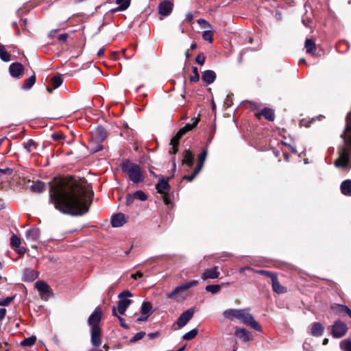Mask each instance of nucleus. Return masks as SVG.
Here are the masks:
<instances>
[{"label": "nucleus", "mask_w": 351, "mask_h": 351, "mask_svg": "<svg viewBox=\"0 0 351 351\" xmlns=\"http://www.w3.org/2000/svg\"><path fill=\"white\" fill-rule=\"evenodd\" d=\"M234 335L243 341L246 342L250 339V332L245 328H237L234 332Z\"/></svg>", "instance_id": "4be33fe9"}, {"label": "nucleus", "mask_w": 351, "mask_h": 351, "mask_svg": "<svg viewBox=\"0 0 351 351\" xmlns=\"http://www.w3.org/2000/svg\"><path fill=\"white\" fill-rule=\"evenodd\" d=\"M202 38L204 40L212 43L213 40V32L211 30H206L203 32Z\"/></svg>", "instance_id": "c03bdc74"}, {"label": "nucleus", "mask_w": 351, "mask_h": 351, "mask_svg": "<svg viewBox=\"0 0 351 351\" xmlns=\"http://www.w3.org/2000/svg\"><path fill=\"white\" fill-rule=\"evenodd\" d=\"M197 284L198 281L194 280L189 282L176 287L173 291L167 294V298L169 299H173L177 302L182 301L186 298V295H183L182 293L183 291H187L191 287H195Z\"/></svg>", "instance_id": "20e7f679"}, {"label": "nucleus", "mask_w": 351, "mask_h": 351, "mask_svg": "<svg viewBox=\"0 0 351 351\" xmlns=\"http://www.w3.org/2000/svg\"><path fill=\"white\" fill-rule=\"evenodd\" d=\"M10 245L13 249L21 245V239L16 235L14 234L10 239Z\"/></svg>", "instance_id": "a19ab883"}, {"label": "nucleus", "mask_w": 351, "mask_h": 351, "mask_svg": "<svg viewBox=\"0 0 351 351\" xmlns=\"http://www.w3.org/2000/svg\"><path fill=\"white\" fill-rule=\"evenodd\" d=\"M256 274H261V275H265L267 276H269L271 278V280L274 278V276H276V274L274 272L267 271V270H256L255 271Z\"/></svg>", "instance_id": "864d4df0"}, {"label": "nucleus", "mask_w": 351, "mask_h": 351, "mask_svg": "<svg viewBox=\"0 0 351 351\" xmlns=\"http://www.w3.org/2000/svg\"><path fill=\"white\" fill-rule=\"evenodd\" d=\"M305 48L306 53H311L313 51H314L316 49L315 43L314 41L310 38H307L305 40Z\"/></svg>", "instance_id": "c9c22d12"}, {"label": "nucleus", "mask_w": 351, "mask_h": 351, "mask_svg": "<svg viewBox=\"0 0 351 351\" xmlns=\"http://www.w3.org/2000/svg\"><path fill=\"white\" fill-rule=\"evenodd\" d=\"M347 331V325L344 322L338 320L335 322L333 324L331 334L333 337L338 339L343 337L346 334Z\"/></svg>", "instance_id": "6e6552de"}, {"label": "nucleus", "mask_w": 351, "mask_h": 351, "mask_svg": "<svg viewBox=\"0 0 351 351\" xmlns=\"http://www.w3.org/2000/svg\"><path fill=\"white\" fill-rule=\"evenodd\" d=\"M36 147L37 144L32 139H29L26 143H23V148L27 153H30L32 150L36 149Z\"/></svg>", "instance_id": "2f4dec72"}, {"label": "nucleus", "mask_w": 351, "mask_h": 351, "mask_svg": "<svg viewBox=\"0 0 351 351\" xmlns=\"http://www.w3.org/2000/svg\"><path fill=\"white\" fill-rule=\"evenodd\" d=\"M135 199L145 201L147 199V195L143 191H137L134 193Z\"/></svg>", "instance_id": "de8ad7c7"}, {"label": "nucleus", "mask_w": 351, "mask_h": 351, "mask_svg": "<svg viewBox=\"0 0 351 351\" xmlns=\"http://www.w3.org/2000/svg\"><path fill=\"white\" fill-rule=\"evenodd\" d=\"M341 308L344 309V313H347L349 317L351 318V310L346 306H341Z\"/></svg>", "instance_id": "774afa93"}, {"label": "nucleus", "mask_w": 351, "mask_h": 351, "mask_svg": "<svg viewBox=\"0 0 351 351\" xmlns=\"http://www.w3.org/2000/svg\"><path fill=\"white\" fill-rule=\"evenodd\" d=\"M202 78L206 84H210L215 82L216 74L212 70H206L203 72Z\"/></svg>", "instance_id": "412c9836"}, {"label": "nucleus", "mask_w": 351, "mask_h": 351, "mask_svg": "<svg viewBox=\"0 0 351 351\" xmlns=\"http://www.w3.org/2000/svg\"><path fill=\"white\" fill-rule=\"evenodd\" d=\"M261 114L269 121H274L275 118L274 110L269 108H264L261 110Z\"/></svg>", "instance_id": "cd10ccee"}, {"label": "nucleus", "mask_w": 351, "mask_h": 351, "mask_svg": "<svg viewBox=\"0 0 351 351\" xmlns=\"http://www.w3.org/2000/svg\"><path fill=\"white\" fill-rule=\"evenodd\" d=\"M67 38H68L67 34H61L58 35V39L60 41H65L67 39Z\"/></svg>", "instance_id": "0e129e2a"}, {"label": "nucleus", "mask_w": 351, "mask_h": 351, "mask_svg": "<svg viewBox=\"0 0 351 351\" xmlns=\"http://www.w3.org/2000/svg\"><path fill=\"white\" fill-rule=\"evenodd\" d=\"M192 121V123H187L186 124L184 128H185V130L187 131V132H189L191 131V130H193L194 128H195L199 122V119L198 118H193L191 119Z\"/></svg>", "instance_id": "37998d69"}, {"label": "nucleus", "mask_w": 351, "mask_h": 351, "mask_svg": "<svg viewBox=\"0 0 351 351\" xmlns=\"http://www.w3.org/2000/svg\"><path fill=\"white\" fill-rule=\"evenodd\" d=\"M186 132H188L185 128L183 127L179 130L177 134L173 137V142L179 141L180 139L184 135Z\"/></svg>", "instance_id": "a18cd8bd"}, {"label": "nucleus", "mask_w": 351, "mask_h": 351, "mask_svg": "<svg viewBox=\"0 0 351 351\" xmlns=\"http://www.w3.org/2000/svg\"><path fill=\"white\" fill-rule=\"evenodd\" d=\"M173 4L169 1L161 2L158 6L160 14L167 16H169L173 10Z\"/></svg>", "instance_id": "2eb2a0df"}, {"label": "nucleus", "mask_w": 351, "mask_h": 351, "mask_svg": "<svg viewBox=\"0 0 351 351\" xmlns=\"http://www.w3.org/2000/svg\"><path fill=\"white\" fill-rule=\"evenodd\" d=\"M36 340V338L35 336H31L29 337L25 338L21 342V344L24 346H31L35 343Z\"/></svg>", "instance_id": "79ce46f5"}, {"label": "nucleus", "mask_w": 351, "mask_h": 351, "mask_svg": "<svg viewBox=\"0 0 351 351\" xmlns=\"http://www.w3.org/2000/svg\"><path fill=\"white\" fill-rule=\"evenodd\" d=\"M36 288L40 292L43 293H48L49 291V286L44 281H37L36 282Z\"/></svg>", "instance_id": "c756f323"}, {"label": "nucleus", "mask_w": 351, "mask_h": 351, "mask_svg": "<svg viewBox=\"0 0 351 351\" xmlns=\"http://www.w3.org/2000/svg\"><path fill=\"white\" fill-rule=\"evenodd\" d=\"M14 250L16 252H17V253L21 255H23L27 252V250L24 247H21V245H19V247H18L14 248Z\"/></svg>", "instance_id": "052dcab7"}, {"label": "nucleus", "mask_w": 351, "mask_h": 351, "mask_svg": "<svg viewBox=\"0 0 351 351\" xmlns=\"http://www.w3.org/2000/svg\"><path fill=\"white\" fill-rule=\"evenodd\" d=\"M93 193L75 180L55 179L51 182L49 201L61 213L79 216L88 213L92 203Z\"/></svg>", "instance_id": "f257e3e1"}, {"label": "nucleus", "mask_w": 351, "mask_h": 351, "mask_svg": "<svg viewBox=\"0 0 351 351\" xmlns=\"http://www.w3.org/2000/svg\"><path fill=\"white\" fill-rule=\"evenodd\" d=\"M193 74L190 77V81L191 82H197L199 80V75L197 67L193 66L192 68Z\"/></svg>", "instance_id": "ea45409f"}, {"label": "nucleus", "mask_w": 351, "mask_h": 351, "mask_svg": "<svg viewBox=\"0 0 351 351\" xmlns=\"http://www.w3.org/2000/svg\"><path fill=\"white\" fill-rule=\"evenodd\" d=\"M0 58L4 62L10 61V54L5 49L3 45H0Z\"/></svg>", "instance_id": "f704fd0d"}, {"label": "nucleus", "mask_w": 351, "mask_h": 351, "mask_svg": "<svg viewBox=\"0 0 351 351\" xmlns=\"http://www.w3.org/2000/svg\"><path fill=\"white\" fill-rule=\"evenodd\" d=\"M219 276V267L214 266L212 268L205 269L201 275V279L203 281H206L208 279H217Z\"/></svg>", "instance_id": "9b49d317"}, {"label": "nucleus", "mask_w": 351, "mask_h": 351, "mask_svg": "<svg viewBox=\"0 0 351 351\" xmlns=\"http://www.w3.org/2000/svg\"><path fill=\"white\" fill-rule=\"evenodd\" d=\"M63 82L62 78L60 75H56L51 79V84L53 88L60 87Z\"/></svg>", "instance_id": "e433bc0d"}, {"label": "nucleus", "mask_w": 351, "mask_h": 351, "mask_svg": "<svg viewBox=\"0 0 351 351\" xmlns=\"http://www.w3.org/2000/svg\"><path fill=\"white\" fill-rule=\"evenodd\" d=\"M198 333V330L196 328L192 329L191 330L189 331L188 332L185 333L183 335V339L186 341H189L195 338Z\"/></svg>", "instance_id": "4c0bfd02"}, {"label": "nucleus", "mask_w": 351, "mask_h": 351, "mask_svg": "<svg viewBox=\"0 0 351 351\" xmlns=\"http://www.w3.org/2000/svg\"><path fill=\"white\" fill-rule=\"evenodd\" d=\"M40 237L38 228H32L25 232V238L29 241H37Z\"/></svg>", "instance_id": "aec40b11"}, {"label": "nucleus", "mask_w": 351, "mask_h": 351, "mask_svg": "<svg viewBox=\"0 0 351 351\" xmlns=\"http://www.w3.org/2000/svg\"><path fill=\"white\" fill-rule=\"evenodd\" d=\"M90 335V342L92 346L94 347H99L101 346L102 343L101 328H91Z\"/></svg>", "instance_id": "f8f14e48"}, {"label": "nucleus", "mask_w": 351, "mask_h": 351, "mask_svg": "<svg viewBox=\"0 0 351 351\" xmlns=\"http://www.w3.org/2000/svg\"><path fill=\"white\" fill-rule=\"evenodd\" d=\"M302 347L304 351H313L311 346L309 343H307L306 342H304L303 343Z\"/></svg>", "instance_id": "e2e57ef3"}, {"label": "nucleus", "mask_w": 351, "mask_h": 351, "mask_svg": "<svg viewBox=\"0 0 351 351\" xmlns=\"http://www.w3.org/2000/svg\"><path fill=\"white\" fill-rule=\"evenodd\" d=\"M152 304L149 302H143L141 306V312L142 315L149 316L152 313Z\"/></svg>", "instance_id": "c85d7f7f"}, {"label": "nucleus", "mask_w": 351, "mask_h": 351, "mask_svg": "<svg viewBox=\"0 0 351 351\" xmlns=\"http://www.w3.org/2000/svg\"><path fill=\"white\" fill-rule=\"evenodd\" d=\"M197 23L202 28H210L211 27V25L205 19H199L197 21Z\"/></svg>", "instance_id": "5fc2aeb1"}, {"label": "nucleus", "mask_w": 351, "mask_h": 351, "mask_svg": "<svg viewBox=\"0 0 351 351\" xmlns=\"http://www.w3.org/2000/svg\"><path fill=\"white\" fill-rule=\"evenodd\" d=\"M240 311L241 309L230 308L224 311L223 315L227 319H233L235 318L238 319Z\"/></svg>", "instance_id": "a878e982"}, {"label": "nucleus", "mask_w": 351, "mask_h": 351, "mask_svg": "<svg viewBox=\"0 0 351 351\" xmlns=\"http://www.w3.org/2000/svg\"><path fill=\"white\" fill-rule=\"evenodd\" d=\"M132 296V293L128 290L123 291L119 294L118 298L119 300L118 302L117 310L119 314L124 315L126 309L132 303V300L128 299V298Z\"/></svg>", "instance_id": "0eeeda50"}, {"label": "nucleus", "mask_w": 351, "mask_h": 351, "mask_svg": "<svg viewBox=\"0 0 351 351\" xmlns=\"http://www.w3.org/2000/svg\"><path fill=\"white\" fill-rule=\"evenodd\" d=\"M341 306H346L342 305V304H334L331 306V308L334 313H335L337 314H341V313H344V311H345L344 309L339 308Z\"/></svg>", "instance_id": "3c124183"}, {"label": "nucleus", "mask_w": 351, "mask_h": 351, "mask_svg": "<svg viewBox=\"0 0 351 351\" xmlns=\"http://www.w3.org/2000/svg\"><path fill=\"white\" fill-rule=\"evenodd\" d=\"M143 274L141 271H138L135 274H132L131 275V278H132L133 279L136 280V279H137V278L143 277Z\"/></svg>", "instance_id": "680f3d73"}, {"label": "nucleus", "mask_w": 351, "mask_h": 351, "mask_svg": "<svg viewBox=\"0 0 351 351\" xmlns=\"http://www.w3.org/2000/svg\"><path fill=\"white\" fill-rule=\"evenodd\" d=\"M238 319L240 320L243 324L247 326H250L256 331L261 330V326L254 319L253 315L249 313V309L247 308L241 309Z\"/></svg>", "instance_id": "39448f33"}, {"label": "nucleus", "mask_w": 351, "mask_h": 351, "mask_svg": "<svg viewBox=\"0 0 351 351\" xmlns=\"http://www.w3.org/2000/svg\"><path fill=\"white\" fill-rule=\"evenodd\" d=\"M36 82V76L35 75L30 76L27 80H25L22 88L24 90L30 89Z\"/></svg>", "instance_id": "7c9ffc66"}, {"label": "nucleus", "mask_w": 351, "mask_h": 351, "mask_svg": "<svg viewBox=\"0 0 351 351\" xmlns=\"http://www.w3.org/2000/svg\"><path fill=\"white\" fill-rule=\"evenodd\" d=\"M112 315L117 316L118 317V319L120 322L121 326L123 328H128V326L125 324V319L123 317L117 315V311H116V308L114 306L112 307Z\"/></svg>", "instance_id": "603ef678"}, {"label": "nucleus", "mask_w": 351, "mask_h": 351, "mask_svg": "<svg viewBox=\"0 0 351 351\" xmlns=\"http://www.w3.org/2000/svg\"><path fill=\"white\" fill-rule=\"evenodd\" d=\"M91 137L93 142L97 143L95 152L100 151L103 149L101 143L107 137V131L104 128L98 126L91 132Z\"/></svg>", "instance_id": "423d86ee"}, {"label": "nucleus", "mask_w": 351, "mask_h": 351, "mask_svg": "<svg viewBox=\"0 0 351 351\" xmlns=\"http://www.w3.org/2000/svg\"><path fill=\"white\" fill-rule=\"evenodd\" d=\"M169 178H161L156 186L158 193L162 195H167L170 190V185L169 184Z\"/></svg>", "instance_id": "ddd939ff"}, {"label": "nucleus", "mask_w": 351, "mask_h": 351, "mask_svg": "<svg viewBox=\"0 0 351 351\" xmlns=\"http://www.w3.org/2000/svg\"><path fill=\"white\" fill-rule=\"evenodd\" d=\"M38 274L36 271L26 268L23 271V278L25 281L32 282L34 281L36 278H37Z\"/></svg>", "instance_id": "6ab92c4d"}, {"label": "nucleus", "mask_w": 351, "mask_h": 351, "mask_svg": "<svg viewBox=\"0 0 351 351\" xmlns=\"http://www.w3.org/2000/svg\"><path fill=\"white\" fill-rule=\"evenodd\" d=\"M101 319V311L96 308L88 319V323L91 328H101L99 326Z\"/></svg>", "instance_id": "1a4fd4ad"}, {"label": "nucleus", "mask_w": 351, "mask_h": 351, "mask_svg": "<svg viewBox=\"0 0 351 351\" xmlns=\"http://www.w3.org/2000/svg\"><path fill=\"white\" fill-rule=\"evenodd\" d=\"M339 346L343 351H351V340L345 339L341 341Z\"/></svg>", "instance_id": "58836bf2"}, {"label": "nucleus", "mask_w": 351, "mask_h": 351, "mask_svg": "<svg viewBox=\"0 0 351 351\" xmlns=\"http://www.w3.org/2000/svg\"><path fill=\"white\" fill-rule=\"evenodd\" d=\"M134 199H135V197H134V193L133 194H128L126 196V203H127V204L128 205L132 204L134 202Z\"/></svg>", "instance_id": "bf43d9fd"}, {"label": "nucleus", "mask_w": 351, "mask_h": 351, "mask_svg": "<svg viewBox=\"0 0 351 351\" xmlns=\"http://www.w3.org/2000/svg\"><path fill=\"white\" fill-rule=\"evenodd\" d=\"M182 163L186 165L189 168H192L194 165V155L189 149H185L182 153Z\"/></svg>", "instance_id": "f3484780"}, {"label": "nucleus", "mask_w": 351, "mask_h": 351, "mask_svg": "<svg viewBox=\"0 0 351 351\" xmlns=\"http://www.w3.org/2000/svg\"><path fill=\"white\" fill-rule=\"evenodd\" d=\"M225 284L222 283L221 285H207L205 288L206 291L211 293L212 294L217 293L221 289V287Z\"/></svg>", "instance_id": "473e14b6"}, {"label": "nucleus", "mask_w": 351, "mask_h": 351, "mask_svg": "<svg viewBox=\"0 0 351 351\" xmlns=\"http://www.w3.org/2000/svg\"><path fill=\"white\" fill-rule=\"evenodd\" d=\"M311 334L314 337H319L322 335L324 331V326L319 322H314L311 326Z\"/></svg>", "instance_id": "a211bd4d"}, {"label": "nucleus", "mask_w": 351, "mask_h": 351, "mask_svg": "<svg viewBox=\"0 0 351 351\" xmlns=\"http://www.w3.org/2000/svg\"><path fill=\"white\" fill-rule=\"evenodd\" d=\"M343 145L339 147V157L335 161V165L342 169H349L351 167V111L346 118V127L341 134Z\"/></svg>", "instance_id": "f03ea898"}, {"label": "nucleus", "mask_w": 351, "mask_h": 351, "mask_svg": "<svg viewBox=\"0 0 351 351\" xmlns=\"http://www.w3.org/2000/svg\"><path fill=\"white\" fill-rule=\"evenodd\" d=\"M205 56L203 53H199L197 55V56L195 58V61L197 64L200 65H203L205 62Z\"/></svg>", "instance_id": "13d9d810"}, {"label": "nucleus", "mask_w": 351, "mask_h": 351, "mask_svg": "<svg viewBox=\"0 0 351 351\" xmlns=\"http://www.w3.org/2000/svg\"><path fill=\"white\" fill-rule=\"evenodd\" d=\"M121 169L128 174L134 184H138L143 180V171L138 165L126 160L121 164Z\"/></svg>", "instance_id": "7ed1b4c3"}, {"label": "nucleus", "mask_w": 351, "mask_h": 351, "mask_svg": "<svg viewBox=\"0 0 351 351\" xmlns=\"http://www.w3.org/2000/svg\"><path fill=\"white\" fill-rule=\"evenodd\" d=\"M179 145V141L173 142V138L171 140L170 145L171 146L169 153L172 155H175L178 152V146Z\"/></svg>", "instance_id": "09e8293b"}, {"label": "nucleus", "mask_w": 351, "mask_h": 351, "mask_svg": "<svg viewBox=\"0 0 351 351\" xmlns=\"http://www.w3.org/2000/svg\"><path fill=\"white\" fill-rule=\"evenodd\" d=\"M131 0H116V3L119 5L117 10H125L130 5Z\"/></svg>", "instance_id": "72a5a7b5"}, {"label": "nucleus", "mask_w": 351, "mask_h": 351, "mask_svg": "<svg viewBox=\"0 0 351 351\" xmlns=\"http://www.w3.org/2000/svg\"><path fill=\"white\" fill-rule=\"evenodd\" d=\"M341 193L346 196H351V180H344L340 186Z\"/></svg>", "instance_id": "393cba45"}, {"label": "nucleus", "mask_w": 351, "mask_h": 351, "mask_svg": "<svg viewBox=\"0 0 351 351\" xmlns=\"http://www.w3.org/2000/svg\"><path fill=\"white\" fill-rule=\"evenodd\" d=\"M6 315V309L4 308H0V321L3 320Z\"/></svg>", "instance_id": "69168bd1"}, {"label": "nucleus", "mask_w": 351, "mask_h": 351, "mask_svg": "<svg viewBox=\"0 0 351 351\" xmlns=\"http://www.w3.org/2000/svg\"><path fill=\"white\" fill-rule=\"evenodd\" d=\"M186 132H188L185 128L183 127L179 130L177 134L173 137V142L179 141L180 139L184 135Z\"/></svg>", "instance_id": "49530a36"}, {"label": "nucleus", "mask_w": 351, "mask_h": 351, "mask_svg": "<svg viewBox=\"0 0 351 351\" xmlns=\"http://www.w3.org/2000/svg\"><path fill=\"white\" fill-rule=\"evenodd\" d=\"M272 282V288L274 292L277 293H284L287 291V289L282 286L279 282L277 276H274V278L271 280Z\"/></svg>", "instance_id": "5701e85b"}, {"label": "nucleus", "mask_w": 351, "mask_h": 351, "mask_svg": "<svg viewBox=\"0 0 351 351\" xmlns=\"http://www.w3.org/2000/svg\"><path fill=\"white\" fill-rule=\"evenodd\" d=\"M127 222V219L124 214L117 213L112 215L111 219V225L112 227L118 228L123 226Z\"/></svg>", "instance_id": "dca6fc26"}, {"label": "nucleus", "mask_w": 351, "mask_h": 351, "mask_svg": "<svg viewBox=\"0 0 351 351\" xmlns=\"http://www.w3.org/2000/svg\"><path fill=\"white\" fill-rule=\"evenodd\" d=\"M163 201L166 205H169L171 204L170 198L167 195H164Z\"/></svg>", "instance_id": "338daca9"}, {"label": "nucleus", "mask_w": 351, "mask_h": 351, "mask_svg": "<svg viewBox=\"0 0 351 351\" xmlns=\"http://www.w3.org/2000/svg\"><path fill=\"white\" fill-rule=\"evenodd\" d=\"M195 311L193 308L183 312L177 320V324L180 328L184 327L193 317Z\"/></svg>", "instance_id": "9d476101"}, {"label": "nucleus", "mask_w": 351, "mask_h": 351, "mask_svg": "<svg viewBox=\"0 0 351 351\" xmlns=\"http://www.w3.org/2000/svg\"><path fill=\"white\" fill-rule=\"evenodd\" d=\"M29 189L33 192L41 193L45 190V184L41 181L34 182Z\"/></svg>", "instance_id": "bb28decb"}, {"label": "nucleus", "mask_w": 351, "mask_h": 351, "mask_svg": "<svg viewBox=\"0 0 351 351\" xmlns=\"http://www.w3.org/2000/svg\"><path fill=\"white\" fill-rule=\"evenodd\" d=\"M208 154L207 149H204L197 156V165L195 169L201 171Z\"/></svg>", "instance_id": "b1692460"}, {"label": "nucleus", "mask_w": 351, "mask_h": 351, "mask_svg": "<svg viewBox=\"0 0 351 351\" xmlns=\"http://www.w3.org/2000/svg\"><path fill=\"white\" fill-rule=\"evenodd\" d=\"M14 297H7L5 298L0 299V306H8L13 300Z\"/></svg>", "instance_id": "4d7b16f0"}, {"label": "nucleus", "mask_w": 351, "mask_h": 351, "mask_svg": "<svg viewBox=\"0 0 351 351\" xmlns=\"http://www.w3.org/2000/svg\"><path fill=\"white\" fill-rule=\"evenodd\" d=\"M200 171L199 170H197L195 168L193 173L191 175H185L183 176L182 178L184 180H186L189 182H192L194 180V178L198 175V173Z\"/></svg>", "instance_id": "8fccbe9b"}, {"label": "nucleus", "mask_w": 351, "mask_h": 351, "mask_svg": "<svg viewBox=\"0 0 351 351\" xmlns=\"http://www.w3.org/2000/svg\"><path fill=\"white\" fill-rule=\"evenodd\" d=\"M145 335V332L143 331H141L139 332H137L131 339L130 342H135L136 341H138L141 339H143Z\"/></svg>", "instance_id": "6e6d98bb"}, {"label": "nucleus", "mask_w": 351, "mask_h": 351, "mask_svg": "<svg viewBox=\"0 0 351 351\" xmlns=\"http://www.w3.org/2000/svg\"><path fill=\"white\" fill-rule=\"evenodd\" d=\"M23 66L19 62H14L9 66V72L12 77L19 78L23 73Z\"/></svg>", "instance_id": "4468645a"}]
</instances>
